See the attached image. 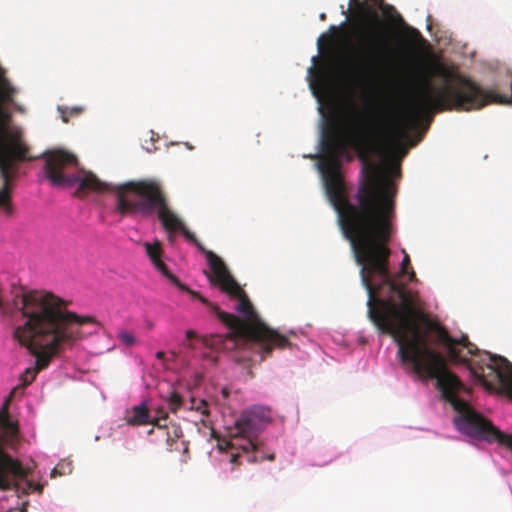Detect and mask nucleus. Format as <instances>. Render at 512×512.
<instances>
[{
  "instance_id": "nucleus-10",
  "label": "nucleus",
  "mask_w": 512,
  "mask_h": 512,
  "mask_svg": "<svg viewBox=\"0 0 512 512\" xmlns=\"http://www.w3.org/2000/svg\"><path fill=\"white\" fill-rule=\"evenodd\" d=\"M480 361H487L482 365L471 366V371L476 377L485 378L488 375L498 381L503 391L512 399V364L505 358H495L489 354H483Z\"/></svg>"
},
{
  "instance_id": "nucleus-19",
  "label": "nucleus",
  "mask_w": 512,
  "mask_h": 512,
  "mask_svg": "<svg viewBox=\"0 0 512 512\" xmlns=\"http://www.w3.org/2000/svg\"><path fill=\"white\" fill-rule=\"evenodd\" d=\"M207 402L203 399H200V400H195V399H191V409H195L197 411H199L202 415L204 416H208L209 415V411L207 409Z\"/></svg>"
},
{
  "instance_id": "nucleus-4",
  "label": "nucleus",
  "mask_w": 512,
  "mask_h": 512,
  "mask_svg": "<svg viewBox=\"0 0 512 512\" xmlns=\"http://www.w3.org/2000/svg\"><path fill=\"white\" fill-rule=\"evenodd\" d=\"M212 286L218 287L230 298L238 300L235 309L243 319L221 311L216 304L198 292H191L193 298L207 306L209 311L231 330L225 335H212L205 338L203 341L206 346L227 351L252 350L261 356V360H265L275 348L282 349L290 345L286 336L271 329L259 318L247 294L230 272L215 281Z\"/></svg>"
},
{
  "instance_id": "nucleus-12",
  "label": "nucleus",
  "mask_w": 512,
  "mask_h": 512,
  "mask_svg": "<svg viewBox=\"0 0 512 512\" xmlns=\"http://www.w3.org/2000/svg\"><path fill=\"white\" fill-rule=\"evenodd\" d=\"M146 254L151 260L152 264L155 266V268L161 272L163 276H165L167 279H169L174 285H176L180 290L185 291L191 295V292H194L190 288H188L186 285L182 284L180 280L173 275L166 264L162 261V245L159 240H155L153 243L145 242L143 244Z\"/></svg>"
},
{
  "instance_id": "nucleus-17",
  "label": "nucleus",
  "mask_w": 512,
  "mask_h": 512,
  "mask_svg": "<svg viewBox=\"0 0 512 512\" xmlns=\"http://www.w3.org/2000/svg\"><path fill=\"white\" fill-rule=\"evenodd\" d=\"M167 402L169 410L176 413L182 405V397L176 391H172Z\"/></svg>"
},
{
  "instance_id": "nucleus-16",
  "label": "nucleus",
  "mask_w": 512,
  "mask_h": 512,
  "mask_svg": "<svg viewBox=\"0 0 512 512\" xmlns=\"http://www.w3.org/2000/svg\"><path fill=\"white\" fill-rule=\"evenodd\" d=\"M82 111L83 108L79 106H75L72 108L59 107V112L64 123H67L69 121L70 116H78L82 113Z\"/></svg>"
},
{
  "instance_id": "nucleus-21",
  "label": "nucleus",
  "mask_w": 512,
  "mask_h": 512,
  "mask_svg": "<svg viewBox=\"0 0 512 512\" xmlns=\"http://www.w3.org/2000/svg\"><path fill=\"white\" fill-rule=\"evenodd\" d=\"M27 485H28L30 490L36 491L38 493H41L42 490H43V485L40 484V483H34L32 481H28Z\"/></svg>"
},
{
  "instance_id": "nucleus-25",
  "label": "nucleus",
  "mask_w": 512,
  "mask_h": 512,
  "mask_svg": "<svg viewBox=\"0 0 512 512\" xmlns=\"http://www.w3.org/2000/svg\"><path fill=\"white\" fill-rule=\"evenodd\" d=\"M181 445L183 446V451L186 452L188 450V447L187 445L185 444L184 441H181Z\"/></svg>"
},
{
  "instance_id": "nucleus-26",
  "label": "nucleus",
  "mask_w": 512,
  "mask_h": 512,
  "mask_svg": "<svg viewBox=\"0 0 512 512\" xmlns=\"http://www.w3.org/2000/svg\"><path fill=\"white\" fill-rule=\"evenodd\" d=\"M152 426L153 427L150 430H148V432H147L149 435L154 433L155 429H157V427H155L154 425H152Z\"/></svg>"
},
{
  "instance_id": "nucleus-3",
  "label": "nucleus",
  "mask_w": 512,
  "mask_h": 512,
  "mask_svg": "<svg viewBox=\"0 0 512 512\" xmlns=\"http://www.w3.org/2000/svg\"><path fill=\"white\" fill-rule=\"evenodd\" d=\"M459 348L461 355L467 358V361L462 362V365L467 366L474 379L479 380L486 387L499 383L492 376L487 375L485 378H480L476 377L471 371L473 365L485 367L487 361L480 360L481 356L488 354V352H481L477 348V352L470 354L463 346L460 345ZM489 355L494 357L490 353ZM495 358L501 357L495 356ZM400 360L404 365H411L412 371L421 380L436 381V387L441 392L442 398L450 403L458 414L454 418V423L460 432L476 439L488 442L495 441L512 451V435L501 432L489 420L473 410L466 401L459 398L458 394L466 391V388L461 380L449 370L447 362L453 363V361L449 359L447 353L445 357L440 351L431 346L426 347L416 339L401 349ZM454 364L458 363L454 362ZM485 373L488 374V371L486 370Z\"/></svg>"
},
{
  "instance_id": "nucleus-6",
  "label": "nucleus",
  "mask_w": 512,
  "mask_h": 512,
  "mask_svg": "<svg viewBox=\"0 0 512 512\" xmlns=\"http://www.w3.org/2000/svg\"><path fill=\"white\" fill-rule=\"evenodd\" d=\"M44 171L47 179L53 186L71 187L79 183L75 196L85 197L89 192H105L111 186L102 182L92 172L79 169L77 157L65 150H52L44 154Z\"/></svg>"
},
{
  "instance_id": "nucleus-7",
  "label": "nucleus",
  "mask_w": 512,
  "mask_h": 512,
  "mask_svg": "<svg viewBox=\"0 0 512 512\" xmlns=\"http://www.w3.org/2000/svg\"><path fill=\"white\" fill-rule=\"evenodd\" d=\"M271 422V411L264 406H253L242 412L233 427L228 430V439L219 443L221 450H232L230 462L238 463L241 452L258 451V435Z\"/></svg>"
},
{
  "instance_id": "nucleus-13",
  "label": "nucleus",
  "mask_w": 512,
  "mask_h": 512,
  "mask_svg": "<svg viewBox=\"0 0 512 512\" xmlns=\"http://www.w3.org/2000/svg\"><path fill=\"white\" fill-rule=\"evenodd\" d=\"M167 420V413H163V415L154 419L153 425L157 427L161 437H165L167 449L169 451L178 450V442L183 437L182 428L179 424L167 423Z\"/></svg>"
},
{
  "instance_id": "nucleus-24",
  "label": "nucleus",
  "mask_w": 512,
  "mask_h": 512,
  "mask_svg": "<svg viewBox=\"0 0 512 512\" xmlns=\"http://www.w3.org/2000/svg\"><path fill=\"white\" fill-rule=\"evenodd\" d=\"M165 357V353L163 351H158L156 353V358L159 359V360H163Z\"/></svg>"
},
{
  "instance_id": "nucleus-14",
  "label": "nucleus",
  "mask_w": 512,
  "mask_h": 512,
  "mask_svg": "<svg viewBox=\"0 0 512 512\" xmlns=\"http://www.w3.org/2000/svg\"><path fill=\"white\" fill-rule=\"evenodd\" d=\"M194 244L205 255L210 266L211 271L205 274L211 285L230 272L224 261L212 251L207 250L200 241L196 240Z\"/></svg>"
},
{
  "instance_id": "nucleus-11",
  "label": "nucleus",
  "mask_w": 512,
  "mask_h": 512,
  "mask_svg": "<svg viewBox=\"0 0 512 512\" xmlns=\"http://www.w3.org/2000/svg\"><path fill=\"white\" fill-rule=\"evenodd\" d=\"M27 475L26 469L0 448V488L9 489Z\"/></svg>"
},
{
  "instance_id": "nucleus-15",
  "label": "nucleus",
  "mask_w": 512,
  "mask_h": 512,
  "mask_svg": "<svg viewBox=\"0 0 512 512\" xmlns=\"http://www.w3.org/2000/svg\"><path fill=\"white\" fill-rule=\"evenodd\" d=\"M156 417L151 418L149 409L142 403L133 406L127 411L125 421L130 426H143L147 424L153 425V421Z\"/></svg>"
},
{
  "instance_id": "nucleus-18",
  "label": "nucleus",
  "mask_w": 512,
  "mask_h": 512,
  "mask_svg": "<svg viewBox=\"0 0 512 512\" xmlns=\"http://www.w3.org/2000/svg\"><path fill=\"white\" fill-rule=\"evenodd\" d=\"M118 339L121 341L123 345L128 347L133 346L136 343L135 336L127 330H121L118 333Z\"/></svg>"
},
{
  "instance_id": "nucleus-27",
  "label": "nucleus",
  "mask_w": 512,
  "mask_h": 512,
  "mask_svg": "<svg viewBox=\"0 0 512 512\" xmlns=\"http://www.w3.org/2000/svg\"><path fill=\"white\" fill-rule=\"evenodd\" d=\"M56 473H57V469H56V468H54V469L52 470V472H51V476H52V477H54V476L56 475Z\"/></svg>"
},
{
  "instance_id": "nucleus-23",
  "label": "nucleus",
  "mask_w": 512,
  "mask_h": 512,
  "mask_svg": "<svg viewBox=\"0 0 512 512\" xmlns=\"http://www.w3.org/2000/svg\"><path fill=\"white\" fill-rule=\"evenodd\" d=\"M194 337H196V334H195V332H194V331H192V330H187V331H186V338H187V339H192V338H194Z\"/></svg>"
},
{
  "instance_id": "nucleus-20",
  "label": "nucleus",
  "mask_w": 512,
  "mask_h": 512,
  "mask_svg": "<svg viewBox=\"0 0 512 512\" xmlns=\"http://www.w3.org/2000/svg\"><path fill=\"white\" fill-rule=\"evenodd\" d=\"M256 452H257V454L247 456V462L256 463V462H260V461H264V460L273 461L275 459L274 453H270L268 455H258L259 450Z\"/></svg>"
},
{
  "instance_id": "nucleus-1",
  "label": "nucleus",
  "mask_w": 512,
  "mask_h": 512,
  "mask_svg": "<svg viewBox=\"0 0 512 512\" xmlns=\"http://www.w3.org/2000/svg\"><path fill=\"white\" fill-rule=\"evenodd\" d=\"M504 97L485 90L470 78L455 74L436 87L431 78H420L412 99V109L405 113L389 110L370 114L355 110L340 128H328L322 138V155L318 169L327 196L338 215L344 237L350 242L355 260L361 266L360 276L368 293V316L377 329L389 334L398 345V356L414 340L430 347L433 343L447 350L451 361L462 363L467 358L459 346L472 354L477 346L466 335L452 337L437 320L416 307L415 294L406 289L400 278L408 272L409 255L400 271L389 270L394 235L396 188L380 168L369 161L372 152L400 161L407 154L405 141L419 120L442 111L479 110L489 103H505Z\"/></svg>"
},
{
  "instance_id": "nucleus-5",
  "label": "nucleus",
  "mask_w": 512,
  "mask_h": 512,
  "mask_svg": "<svg viewBox=\"0 0 512 512\" xmlns=\"http://www.w3.org/2000/svg\"><path fill=\"white\" fill-rule=\"evenodd\" d=\"M115 210L122 216L142 218H149L156 214L161 225L168 232V240L171 242L176 232H181L186 240L193 243L197 240L171 208L165 190L156 180H134L118 186Z\"/></svg>"
},
{
  "instance_id": "nucleus-22",
  "label": "nucleus",
  "mask_w": 512,
  "mask_h": 512,
  "mask_svg": "<svg viewBox=\"0 0 512 512\" xmlns=\"http://www.w3.org/2000/svg\"><path fill=\"white\" fill-rule=\"evenodd\" d=\"M391 169H392V172L395 174V175H399L400 174V166L399 164H393L391 166Z\"/></svg>"
},
{
  "instance_id": "nucleus-30",
  "label": "nucleus",
  "mask_w": 512,
  "mask_h": 512,
  "mask_svg": "<svg viewBox=\"0 0 512 512\" xmlns=\"http://www.w3.org/2000/svg\"><path fill=\"white\" fill-rule=\"evenodd\" d=\"M413 32L417 35V36H420L419 32L417 30H413Z\"/></svg>"
},
{
  "instance_id": "nucleus-28",
  "label": "nucleus",
  "mask_w": 512,
  "mask_h": 512,
  "mask_svg": "<svg viewBox=\"0 0 512 512\" xmlns=\"http://www.w3.org/2000/svg\"><path fill=\"white\" fill-rule=\"evenodd\" d=\"M320 18H321L322 20H324V19H325V14H324V13H322V14L320 15Z\"/></svg>"
},
{
  "instance_id": "nucleus-29",
  "label": "nucleus",
  "mask_w": 512,
  "mask_h": 512,
  "mask_svg": "<svg viewBox=\"0 0 512 512\" xmlns=\"http://www.w3.org/2000/svg\"><path fill=\"white\" fill-rule=\"evenodd\" d=\"M0 309H3V302L1 299H0Z\"/></svg>"
},
{
  "instance_id": "nucleus-2",
  "label": "nucleus",
  "mask_w": 512,
  "mask_h": 512,
  "mask_svg": "<svg viewBox=\"0 0 512 512\" xmlns=\"http://www.w3.org/2000/svg\"><path fill=\"white\" fill-rule=\"evenodd\" d=\"M68 303L51 292L22 291L13 298L14 309L22 315L23 322L13 332L14 338L35 357V367L27 368L20 375V384L9 394L0 413V426L11 436L17 427L10 421V399L30 385L37 374L83 337L82 327L95 323L90 316H80L67 309Z\"/></svg>"
},
{
  "instance_id": "nucleus-9",
  "label": "nucleus",
  "mask_w": 512,
  "mask_h": 512,
  "mask_svg": "<svg viewBox=\"0 0 512 512\" xmlns=\"http://www.w3.org/2000/svg\"><path fill=\"white\" fill-rule=\"evenodd\" d=\"M330 31L332 32L331 35L323 33L321 34L317 41L318 49L321 52L323 50L324 42H326V44L328 45L327 52L322 56L324 68L320 70H316L313 67L309 68V72L313 74V79L310 82V86L315 94L317 93L316 90H325L328 87L326 69L335 66L338 63L336 45L338 42L339 28L332 25L330 27Z\"/></svg>"
},
{
  "instance_id": "nucleus-8",
  "label": "nucleus",
  "mask_w": 512,
  "mask_h": 512,
  "mask_svg": "<svg viewBox=\"0 0 512 512\" xmlns=\"http://www.w3.org/2000/svg\"><path fill=\"white\" fill-rule=\"evenodd\" d=\"M391 62V48L386 37L376 31L361 33L357 68L365 78L381 76Z\"/></svg>"
}]
</instances>
